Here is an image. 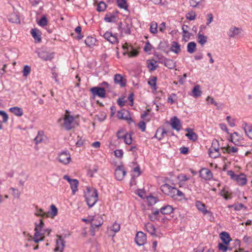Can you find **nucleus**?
Here are the masks:
<instances>
[{
  "mask_svg": "<svg viewBox=\"0 0 252 252\" xmlns=\"http://www.w3.org/2000/svg\"><path fill=\"white\" fill-rule=\"evenodd\" d=\"M118 6L122 9L127 10L128 6L126 3V0H117Z\"/></svg>",
  "mask_w": 252,
  "mask_h": 252,
  "instance_id": "obj_41",
  "label": "nucleus"
},
{
  "mask_svg": "<svg viewBox=\"0 0 252 252\" xmlns=\"http://www.w3.org/2000/svg\"><path fill=\"white\" fill-rule=\"evenodd\" d=\"M174 210L172 206L167 205L163 206L160 209V212L163 215H169L173 212Z\"/></svg>",
  "mask_w": 252,
  "mask_h": 252,
  "instance_id": "obj_22",
  "label": "nucleus"
},
{
  "mask_svg": "<svg viewBox=\"0 0 252 252\" xmlns=\"http://www.w3.org/2000/svg\"><path fill=\"white\" fill-rule=\"evenodd\" d=\"M51 212L50 214H51L52 217L53 218L54 216H56L58 213V209L56 207V206L54 205H52L51 206Z\"/></svg>",
  "mask_w": 252,
  "mask_h": 252,
  "instance_id": "obj_58",
  "label": "nucleus"
},
{
  "mask_svg": "<svg viewBox=\"0 0 252 252\" xmlns=\"http://www.w3.org/2000/svg\"><path fill=\"white\" fill-rule=\"evenodd\" d=\"M195 17H196L195 13L193 11H191L188 12L186 15V18L190 21L194 20L195 18Z\"/></svg>",
  "mask_w": 252,
  "mask_h": 252,
  "instance_id": "obj_46",
  "label": "nucleus"
},
{
  "mask_svg": "<svg viewBox=\"0 0 252 252\" xmlns=\"http://www.w3.org/2000/svg\"><path fill=\"white\" fill-rule=\"evenodd\" d=\"M136 243L139 246H143L146 242V235L143 232L140 231L137 232L135 239Z\"/></svg>",
  "mask_w": 252,
  "mask_h": 252,
  "instance_id": "obj_10",
  "label": "nucleus"
},
{
  "mask_svg": "<svg viewBox=\"0 0 252 252\" xmlns=\"http://www.w3.org/2000/svg\"><path fill=\"white\" fill-rule=\"evenodd\" d=\"M90 92L94 96H98L104 98L106 96V91L103 88L94 87L90 89Z\"/></svg>",
  "mask_w": 252,
  "mask_h": 252,
  "instance_id": "obj_9",
  "label": "nucleus"
},
{
  "mask_svg": "<svg viewBox=\"0 0 252 252\" xmlns=\"http://www.w3.org/2000/svg\"><path fill=\"white\" fill-rule=\"evenodd\" d=\"M157 78L156 76H151L149 80L148 81V84L151 86V87H155V89H156V85H157Z\"/></svg>",
  "mask_w": 252,
  "mask_h": 252,
  "instance_id": "obj_43",
  "label": "nucleus"
},
{
  "mask_svg": "<svg viewBox=\"0 0 252 252\" xmlns=\"http://www.w3.org/2000/svg\"><path fill=\"white\" fill-rule=\"evenodd\" d=\"M42 229H43L42 227L37 225V224L35 223V227L34 228L35 233L34 234V237L33 238V240L36 243H37L39 241L43 240V237L38 238V234L39 233L38 232L40 231Z\"/></svg>",
  "mask_w": 252,
  "mask_h": 252,
  "instance_id": "obj_20",
  "label": "nucleus"
},
{
  "mask_svg": "<svg viewBox=\"0 0 252 252\" xmlns=\"http://www.w3.org/2000/svg\"><path fill=\"white\" fill-rule=\"evenodd\" d=\"M130 28L131 26L128 24H126V26L122 28V32L125 33L126 34H130Z\"/></svg>",
  "mask_w": 252,
  "mask_h": 252,
  "instance_id": "obj_51",
  "label": "nucleus"
},
{
  "mask_svg": "<svg viewBox=\"0 0 252 252\" xmlns=\"http://www.w3.org/2000/svg\"><path fill=\"white\" fill-rule=\"evenodd\" d=\"M167 133L164 128H159L157 129L155 137L159 140H161L163 137L164 134Z\"/></svg>",
  "mask_w": 252,
  "mask_h": 252,
  "instance_id": "obj_29",
  "label": "nucleus"
},
{
  "mask_svg": "<svg viewBox=\"0 0 252 252\" xmlns=\"http://www.w3.org/2000/svg\"><path fill=\"white\" fill-rule=\"evenodd\" d=\"M103 36L105 39L107 41L111 43L112 44H115L118 42V40L115 35L113 34L112 32H106Z\"/></svg>",
  "mask_w": 252,
  "mask_h": 252,
  "instance_id": "obj_15",
  "label": "nucleus"
},
{
  "mask_svg": "<svg viewBox=\"0 0 252 252\" xmlns=\"http://www.w3.org/2000/svg\"><path fill=\"white\" fill-rule=\"evenodd\" d=\"M207 37L206 36L202 34H201L200 32L198 34V42L200 43L202 46L204 45L207 42Z\"/></svg>",
  "mask_w": 252,
  "mask_h": 252,
  "instance_id": "obj_39",
  "label": "nucleus"
},
{
  "mask_svg": "<svg viewBox=\"0 0 252 252\" xmlns=\"http://www.w3.org/2000/svg\"><path fill=\"white\" fill-rule=\"evenodd\" d=\"M48 21L45 16H42L40 20L38 21V24L42 27L45 26L47 25Z\"/></svg>",
  "mask_w": 252,
  "mask_h": 252,
  "instance_id": "obj_52",
  "label": "nucleus"
},
{
  "mask_svg": "<svg viewBox=\"0 0 252 252\" xmlns=\"http://www.w3.org/2000/svg\"><path fill=\"white\" fill-rule=\"evenodd\" d=\"M9 21L12 23H17L19 21V19L17 15L15 14H12L10 16Z\"/></svg>",
  "mask_w": 252,
  "mask_h": 252,
  "instance_id": "obj_53",
  "label": "nucleus"
},
{
  "mask_svg": "<svg viewBox=\"0 0 252 252\" xmlns=\"http://www.w3.org/2000/svg\"><path fill=\"white\" fill-rule=\"evenodd\" d=\"M242 127L248 137L252 139V126L249 125L246 122H243Z\"/></svg>",
  "mask_w": 252,
  "mask_h": 252,
  "instance_id": "obj_17",
  "label": "nucleus"
},
{
  "mask_svg": "<svg viewBox=\"0 0 252 252\" xmlns=\"http://www.w3.org/2000/svg\"><path fill=\"white\" fill-rule=\"evenodd\" d=\"M195 206L197 208L201 211L204 214H206L208 213V211L206 209L205 205L200 201H197L195 203Z\"/></svg>",
  "mask_w": 252,
  "mask_h": 252,
  "instance_id": "obj_27",
  "label": "nucleus"
},
{
  "mask_svg": "<svg viewBox=\"0 0 252 252\" xmlns=\"http://www.w3.org/2000/svg\"><path fill=\"white\" fill-rule=\"evenodd\" d=\"M81 31H82V28L80 26L77 27L75 29V31L76 32H77L78 34V35L77 37V38L78 39H82L83 36L81 34Z\"/></svg>",
  "mask_w": 252,
  "mask_h": 252,
  "instance_id": "obj_55",
  "label": "nucleus"
},
{
  "mask_svg": "<svg viewBox=\"0 0 252 252\" xmlns=\"http://www.w3.org/2000/svg\"><path fill=\"white\" fill-rule=\"evenodd\" d=\"M114 81L115 84L119 85L121 87H125L126 85V80L119 74H117L114 76Z\"/></svg>",
  "mask_w": 252,
  "mask_h": 252,
  "instance_id": "obj_16",
  "label": "nucleus"
},
{
  "mask_svg": "<svg viewBox=\"0 0 252 252\" xmlns=\"http://www.w3.org/2000/svg\"><path fill=\"white\" fill-rule=\"evenodd\" d=\"M145 227L146 231L151 235L156 236L155 234L156 228L152 223L150 222L147 223L145 225Z\"/></svg>",
  "mask_w": 252,
  "mask_h": 252,
  "instance_id": "obj_23",
  "label": "nucleus"
},
{
  "mask_svg": "<svg viewBox=\"0 0 252 252\" xmlns=\"http://www.w3.org/2000/svg\"><path fill=\"white\" fill-rule=\"evenodd\" d=\"M38 57L44 61H51L54 57V52H49L46 50H41L37 53Z\"/></svg>",
  "mask_w": 252,
  "mask_h": 252,
  "instance_id": "obj_8",
  "label": "nucleus"
},
{
  "mask_svg": "<svg viewBox=\"0 0 252 252\" xmlns=\"http://www.w3.org/2000/svg\"><path fill=\"white\" fill-rule=\"evenodd\" d=\"M171 50L175 53H179L181 52L180 45L176 42H173L171 47Z\"/></svg>",
  "mask_w": 252,
  "mask_h": 252,
  "instance_id": "obj_32",
  "label": "nucleus"
},
{
  "mask_svg": "<svg viewBox=\"0 0 252 252\" xmlns=\"http://www.w3.org/2000/svg\"><path fill=\"white\" fill-rule=\"evenodd\" d=\"M139 128L142 132H144L146 129V124L144 121H140L138 125Z\"/></svg>",
  "mask_w": 252,
  "mask_h": 252,
  "instance_id": "obj_62",
  "label": "nucleus"
},
{
  "mask_svg": "<svg viewBox=\"0 0 252 252\" xmlns=\"http://www.w3.org/2000/svg\"><path fill=\"white\" fill-rule=\"evenodd\" d=\"M63 120V126L66 130H69L74 127L72 123L74 120V118L73 116L69 114L68 110H66Z\"/></svg>",
  "mask_w": 252,
  "mask_h": 252,
  "instance_id": "obj_4",
  "label": "nucleus"
},
{
  "mask_svg": "<svg viewBox=\"0 0 252 252\" xmlns=\"http://www.w3.org/2000/svg\"><path fill=\"white\" fill-rule=\"evenodd\" d=\"M120 224L115 222L112 226V230L115 232H117L120 230Z\"/></svg>",
  "mask_w": 252,
  "mask_h": 252,
  "instance_id": "obj_60",
  "label": "nucleus"
},
{
  "mask_svg": "<svg viewBox=\"0 0 252 252\" xmlns=\"http://www.w3.org/2000/svg\"><path fill=\"white\" fill-rule=\"evenodd\" d=\"M202 0H190V5L193 7H196L198 4H200Z\"/></svg>",
  "mask_w": 252,
  "mask_h": 252,
  "instance_id": "obj_56",
  "label": "nucleus"
},
{
  "mask_svg": "<svg viewBox=\"0 0 252 252\" xmlns=\"http://www.w3.org/2000/svg\"><path fill=\"white\" fill-rule=\"evenodd\" d=\"M206 100L208 104H214L215 106H218V103L216 101H215L213 97L210 96H207V97L206 99Z\"/></svg>",
  "mask_w": 252,
  "mask_h": 252,
  "instance_id": "obj_54",
  "label": "nucleus"
},
{
  "mask_svg": "<svg viewBox=\"0 0 252 252\" xmlns=\"http://www.w3.org/2000/svg\"><path fill=\"white\" fill-rule=\"evenodd\" d=\"M96 39L92 36H88L85 40L87 46L91 47L95 44Z\"/></svg>",
  "mask_w": 252,
  "mask_h": 252,
  "instance_id": "obj_38",
  "label": "nucleus"
},
{
  "mask_svg": "<svg viewBox=\"0 0 252 252\" xmlns=\"http://www.w3.org/2000/svg\"><path fill=\"white\" fill-rule=\"evenodd\" d=\"M238 134L236 132H233L231 135V141L235 145H238V139L236 138V136H238Z\"/></svg>",
  "mask_w": 252,
  "mask_h": 252,
  "instance_id": "obj_48",
  "label": "nucleus"
},
{
  "mask_svg": "<svg viewBox=\"0 0 252 252\" xmlns=\"http://www.w3.org/2000/svg\"><path fill=\"white\" fill-rule=\"evenodd\" d=\"M78 181L76 179H73L72 182L70 183V188L72 189V194L74 195L78 190Z\"/></svg>",
  "mask_w": 252,
  "mask_h": 252,
  "instance_id": "obj_30",
  "label": "nucleus"
},
{
  "mask_svg": "<svg viewBox=\"0 0 252 252\" xmlns=\"http://www.w3.org/2000/svg\"><path fill=\"white\" fill-rule=\"evenodd\" d=\"M9 111L14 115L21 117L23 115V110L21 108L18 107H13L9 109Z\"/></svg>",
  "mask_w": 252,
  "mask_h": 252,
  "instance_id": "obj_25",
  "label": "nucleus"
},
{
  "mask_svg": "<svg viewBox=\"0 0 252 252\" xmlns=\"http://www.w3.org/2000/svg\"><path fill=\"white\" fill-rule=\"evenodd\" d=\"M84 142V140L79 136H77V141L76 142V145L77 147H80L83 145Z\"/></svg>",
  "mask_w": 252,
  "mask_h": 252,
  "instance_id": "obj_63",
  "label": "nucleus"
},
{
  "mask_svg": "<svg viewBox=\"0 0 252 252\" xmlns=\"http://www.w3.org/2000/svg\"><path fill=\"white\" fill-rule=\"evenodd\" d=\"M196 44L194 42H189L187 46V51L190 54H192L195 51Z\"/></svg>",
  "mask_w": 252,
  "mask_h": 252,
  "instance_id": "obj_35",
  "label": "nucleus"
},
{
  "mask_svg": "<svg viewBox=\"0 0 252 252\" xmlns=\"http://www.w3.org/2000/svg\"><path fill=\"white\" fill-rule=\"evenodd\" d=\"M235 181H236L238 184L240 186H244L246 184L247 179L244 174L238 175Z\"/></svg>",
  "mask_w": 252,
  "mask_h": 252,
  "instance_id": "obj_21",
  "label": "nucleus"
},
{
  "mask_svg": "<svg viewBox=\"0 0 252 252\" xmlns=\"http://www.w3.org/2000/svg\"><path fill=\"white\" fill-rule=\"evenodd\" d=\"M57 159L60 163L67 165L71 161V156L69 152L63 151L58 154Z\"/></svg>",
  "mask_w": 252,
  "mask_h": 252,
  "instance_id": "obj_2",
  "label": "nucleus"
},
{
  "mask_svg": "<svg viewBox=\"0 0 252 252\" xmlns=\"http://www.w3.org/2000/svg\"><path fill=\"white\" fill-rule=\"evenodd\" d=\"M164 64L169 69H173L176 66V62L172 60L165 59L164 60Z\"/></svg>",
  "mask_w": 252,
  "mask_h": 252,
  "instance_id": "obj_26",
  "label": "nucleus"
},
{
  "mask_svg": "<svg viewBox=\"0 0 252 252\" xmlns=\"http://www.w3.org/2000/svg\"><path fill=\"white\" fill-rule=\"evenodd\" d=\"M35 215L42 218H48L49 217L50 212L45 213L43 212V209H37V211L35 213Z\"/></svg>",
  "mask_w": 252,
  "mask_h": 252,
  "instance_id": "obj_33",
  "label": "nucleus"
},
{
  "mask_svg": "<svg viewBox=\"0 0 252 252\" xmlns=\"http://www.w3.org/2000/svg\"><path fill=\"white\" fill-rule=\"evenodd\" d=\"M104 20L108 23L115 22L116 21V17L113 15L106 14L104 17Z\"/></svg>",
  "mask_w": 252,
  "mask_h": 252,
  "instance_id": "obj_44",
  "label": "nucleus"
},
{
  "mask_svg": "<svg viewBox=\"0 0 252 252\" xmlns=\"http://www.w3.org/2000/svg\"><path fill=\"white\" fill-rule=\"evenodd\" d=\"M126 174V171L122 166H118L115 170V175L116 178L119 181L122 180Z\"/></svg>",
  "mask_w": 252,
  "mask_h": 252,
  "instance_id": "obj_13",
  "label": "nucleus"
},
{
  "mask_svg": "<svg viewBox=\"0 0 252 252\" xmlns=\"http://www.w3.org/2000/svg\"><path fill=\"white\" fill-rule=\"evenodd\" d=\"M106 8V4L103 1H100L97 5V10L99 12L103 11Z\"/></svg>",
  "mask_w": 252,
  "mask_h": 252,
  "instance_id": "obj_47",
  "label": "nucleus"
},
{
  "mask_svg": "<svg viewBox=\"0 0 252 252\" xmlns=\"http://www.w3.org/2000/svg\"><path fill=\"white\" fill-rule=\"evenodd\" d=\"M31 67L29 65H25L24 67V69L23 70V75L24 76H27L30 73L31 71Z\"/></svg>",
  "mask_w": 252,
  "mask_h": 252,
  "instance_id": "obj_57",
  "label": "nucleus"
},
{
  "mask_svg": "<svg viewBox=\"0 0 252 252\" xmlns=\"http://www.w3.org/2000/svg\"><path fill=\"white\" fill-rule=\"evenodd\" d=\"M161 191L165 194L172 198L175 197V188L167 184H165L160 187Z\"/></svg>",
  "mask_w": 252,
  "mask_h": 252,
  "instance_id": "obj_7",
  "label": "nucleus"
},
{
  "mask_svg": "<svg viewBox=\"0 0 252 252\" xmlns=\"http://www.w3.org/2000/svg\"><path fill=\"white\" fill-rule=\"evenodd\" d=\"M185 130L187 133L185 134L186 136L188 137L189 140L195 141L198 139L197 135L193 131L192 129L190 128H187Z\"/></svg>",
  "mask_w": 252,
  "mask_h": 252,
  "instance_id": "obj_18",
  "label": "nucleus"
},
{
  "mask_svg": "<svg viewBox=\"0 0 252 252\" xmlns=\"http://www.w3.org/2000/svg\"><path fill=\"white\" fill-rule=\"evenodd\" d=\"M209 150L212 151L214 150L215 151L219 150V144L217 140L215 139L213 140L212 146Z\"/></svg>",
  "mask_w": 252,
  "mask_h": 252,
  "instance_id": "obj_45",
  "label": "nucleus"
},
{
  "mask_svg": "<svg viewBox=\"0 0 252 252\" xmlns=\"http://www.w3.org/2000/svg\"><path fill=\"white\" fill-rule=\"evenodd\" d=\"M31 33L36 42H40L41 41L40 35L37 33L36 29H32Z\"/></svg>",
  "mask_w": 252,
  "mask_h": 252,
  "instance_id": "obj_34",
  "label": "nucleus"
},
{
  "mask_svg": "<svg viewBox=\"0 0 252 252\" xmlns=\"http://www.w3.org/2000/svg\"><path fill=\"white\" fill-rule=\"evenodd\" d=\"M147 66L151 71H154L156 69L158 65H156L155 64L157 63V61L154 60L150 61L147 60Z\"/></svg>",
  "mask_w": 252,
  "mask_h": 252,
  "instance_id": "obj_37",
  "label": "nucleus"
},
{
  "mask_svg": "<svg viewBox=\"0 0 252 252\" xmlns=\"http://www.w3.org/2000/svg\"><path fill=\"white\" fill-rule=\"evenodd\" d=\"M123 49L125 51L123 55H127L129 57H136L138 55V52L132 46L128 45L126 43L123 45Z\"/></svg>",
  "mask_w": 252,
  "mask_h": 252,
  "instance_id": "obj_3",
  "label": "nucleus"
},
{
  "mask_svg": "<svg viewBox=\"0 0 252 252\" xmlns=\"http://www.w3.org/2000/svg\"><path fill=\"white\" fill-rule=\"evenodd\" d=\"M117 117L120 119L127 120L128 124L133 122V120L128 115V112L125 109L121 110L118 112Z\"/></svg>",
  "mask_w": 252,
  "mask_h": 252,
  "instance_id": "obj_11",
  "label": "nucleus"
},
{
  "mask_svg": "<svg viewBox=\"0 0 252 252\" xmlns=\"http://www.w3.org/2000/svg\"><path fill=\"white\" fill-rule=\"evenodd\" d=\"M222 150H223V153H227L228 154H230L231 153H236L238 150L237 148L235 147H230L228 145L226 148H222Z\"/></svg>",
  "mask_w": 252,
  "mask_h": 252,
  "instance_id": "obj_36",
  "label": "nucleus"
},
{
  "mask_svg": "<svg viewBox=\"0 0 252 252\" xmlns=\"http://www.w3.org/2000/svg\"><path fill=\"white\" fill-rule=\"evenodd\" d=\"M85 197L89 207H93L98 200V194L96 189L93 188H87L85 192Z\"/></svg>",
  "mask_w": 252,
  "mask_h": 252,
  "instance_id": "obj_1",
  "label": "nucleus"
},
{
  "mask_svg": "<svg viewBox=\"0 0 252 252\" xmlns=\"http://www.w3.org/2000/svg\"><path fill=\"white\" fill-rule=\"evenodd\" d=\"M103 222L102 217L97 215L91 218V228L94 232L95 229L100 226Z\"/></svg>",
  "mask_w": 252,
  "mask_h": 252,
  "instance_id": "obj_6",
  "label": "nucleus"
},
{
  "mask_svg": "<svg viewBox=\"0 0 252 252\" xmlns=\"http://www.w3.org/2000/svg\"><path fill=\"white\" fill-rule=\"evenodd\" d=\"M117 136L119 139H124L125 143L126 144L130 145L132 143L131 134L126 133L123 129L118 131Z\"/></svg>",
  "mask_w": 252,
  "mask_h": 252,
  "instance_id": "obj_5",
  "label": "nucleus"
},
{
  "mask_svg": "<svg viewBox=\"0 0 252 252\" xmlns=\"http://www.w3.org/2000/svg\"><path fill=\"white\" fill-rule=\"evenodd\" d=\"M158 24L156 22L153 21L150 24V32L152 33L155 34L158 32Z\"/></svg>",
  "mask_w": 252,
  "mask_h": 252,
  "instance_id": "obj_42",
  "label": "nucleus"
},
{
  "mask_svg": "<svg viewBox=\"0 0 252 252\" xmlns=\"http://www.w3.org/2000/svg\"><path fill=\"white\" fill-rule=\"evenodd\" d=\"M45 138L46 136L44 135V132L41 131L38 132L37 135L35 137L34 140L35 144H37L44 141Z\"/></svg>",
  "mask_w": 252,
  "mask_h": 252,
  "instance_id": "obj_28",
  "label": "nucleus"
},
{
  "mask_svg": "<svg viewBox=\"0 0 252 252\" xmlns=\"http://www.w3.org/2000/svg\"><path fill=\"white\" fill-rule=\"evenodd\" d=\"M220 239L225 245H227L231 240L229 234L226 232H222L220 233Z\"/></svg>",
  "mask_w": 252,
  "mask_h": 252,
  "instance_id": "obj_24",
  "label": "nucleus"
},
{
  "mask_svg": "<svg viewBox=\"0 0 252 252\" xmlns=\"http://www.w3.org/2000/svg\"><path fill=\"white\" fill-rule=\"evenodd\" d=\"M192 95L195 97L201 96L202 92L200 90V86L197 85L194 87L192 91Z\"/></svg>",
  "mask_w": 252,
  "mask_h": 252,
  "instance_id": "obj_31",
  "label": "nucleus"
},
{
  "mask_svg": "<svg viewBox=\"0 0 252 252\" xmlns=\"http://www.w3.org/2000/svg\"><path fill=\"white\" fill-rule=\"evenodd\" d=\"M240 30L238 28L235 27L231 28L228 32V35L230 37H234L240 33Z\"/></svg>",
  "mask_w": 252,
  "mask_h": 252,
  "instance_id": "obj_40",
  "label": "nucleus"
},
{
  "mask_svg": "<svg viewBox=\"0 0 252 252\" xmlns=\"http://www.w3.org/2000/svg\"><path fill=\"white\" fill-rule=\"evenodd\" d=\"M58 239L56 241V247L54 249L55 252L60 251V252H63V251L64 247V241L62 238L61 236L57 235Z\"/></svg>",
  "mask_w": 252,
  "mask_h": 252,
  "instance_id": "obj_12",
  "label": "nucleus"
},
{
  "mask_svg": "<svg viewBox=\"0 0 252 252\" xmlns=\"http://www.w3.org/2000/svg\"><path fill=\"white\" fill-rule=\"evenodd\" d=\"M10 190L12 191V194L14 195L15 197L19 198L20 196V193L18 189H15L13 188H11L10 189Z\"/></svg>",
  "mask_w": 252,
  "mask_h": 252,
  "instance_id": "obj_59",
  "label": "nucleus"
},
{
  "mask_svg": "<svg viewBox=\"0 0 252 252\" xmlns=\"http://www.w3.org/2000/svg\"><path fill=\"white\" fill-rule=\"evenodd\" d=\"M200 177L207 180L211 179L213 177L211 171L207 168L202 169L199 172Z\"/></svg>",
  "mask_w": 252,
  "mask_h": 252,
  "instance_id": "obj_14",
  "label": "nucleus"
},
{
  "mask_svg": "<svg viewBox=\"0 0 252 252\" xmlns=\"http://www.w3.org/2000/svg\"><path fill=\"white\" fill-rule=\"evenodd\" d=\"M171 125L172 127L177 131H179L181 128V125L180 120L176 117L171 119Z\"/></svg>",
  "mask_w": 252,
  "mask_h": 252,
  "instance_id": "obj_19",
  "label": "nucleus"
},
{
  "mask_svg": "<svg viewBox=\"0 0 252 252\" xmlns=\"http://www.w3.org/2000/svg\"><path fill=\"white\" fill-rule=\"evenodd\" d=\"M220 195L224 197L226 200L231 198V195L228 194V192L225 191L224 189L220 191Z\"/></svg>",
  "mask_w": 252,
  "mask_h": 252,
  "instance_id": "obj_49",
  "label": "nucleus"
},
{
  "mask_svg": "<svg viewBox=\"0 0 252 252\" xmlns=\"http://www.w3.org/2000/svg\"><path fill=\"white\" fill-rule=\"evenodd\" d=\"M209 155L212 158H216L219 157L220 154L219 152V150H217L216 151L214 150H209Z\"/></svg>",
  "mask_w": 252,
  "mask_h": 252,
  "instance_id": "obj_50",
  "label": "nucleus"
},
{
  "mask_svg": "<svg viewBox=\"0 0 252 252\" xmlns=\"http://www.w3.org/2000/svg\"><path fill=\"white\" fill-rule=\"evenodd\" d=\"M218 248L219 250L223 252H225L228 250V247L221 243L219 244Z\"/></svg>",
  "mask_w": 252,
  "mask_h": 252,
  "instance_id": "obj_61",
  "label": "nucleus"
},
{
  "mask_svg": "<svg viewBox=\"0 0 252 252\" xmlns=\"http://www.w3.org/2000/svg\"><path fill=\"white\" fill-rule=\"evenodd\" d=\"M152 45L149 43V41H148L146 43V44L144 48V50L145 52H149L152 50Z\"/></svg>",
  "mask_w": 252,
  "mask_h": 252,
  "instance_id": "obj_64",
  "label": "nucleus"
}]
</instances>
